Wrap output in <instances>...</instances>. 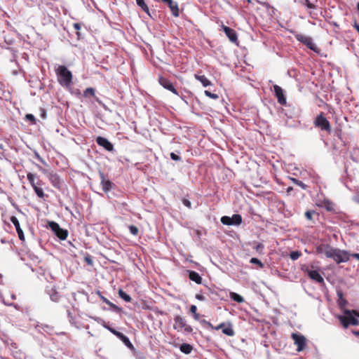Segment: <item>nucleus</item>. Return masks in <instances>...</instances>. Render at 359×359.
<instances>
[{"label": "nucleus", "instance_id": "f257e3e1", "mask_svg": "<svg viewBox=\"0 0 359 359\" xmlns=\"http://www.w3.org/2000/svg\"><path fill=\"white\" fill-rule=\"evenodd\" d=\"M344 315H338L337 318L339 320L341 325L344 328H347L349 325H359V312L356 310L344 309Z\"/></svg>", "mask_w": 359, "mask_h": 359}, {"label": "nucleus", "instance_id": "f03ea898", "mask_svg": "<svg viewBox=\"0 0 359 359\" xmlns=\"http://www.w3.org/2000/svg\"><path fill=\"white\" fill-rule=\"evenodd\" d=\"M57 81L62 86L69 87L72 84V73L65 65H59L55 69Z\"/></svg>", "mask_w": 359, "mask_h": 359}, {"label": "nucleus", "instance_id": "7ed1b4c3", "mask_svg": "<svg viewBox=\"0 0 359 359\" xmlns=\"http://www.w3.org/2000/svg\"><path fill=\"white\" fill-rule=\"evenodd\" d=\"M27 178L36 196L40 198H43L46 194H44L43 189L41 187L43 184L42 181L39 178H37V180L36 181V177L35 175L32 172L27 173Z\"/></svg>", "mask_w": 359, "mask_h": 359}, {"label": "nucleus", "instance_id": "20e7f679", "mask_svg": "<svg viewBox=\"0 0 359 359\" xmlns=\"http://www.w3.org/2000/svg\"><path fill=\"white\" fill-rule=\"evenodd\" d=\"M313 125L316 128H319L322 131H325L330 133L332 126L330 121L325 116L323 112H320L314 119Z\"/></svg>", "mask_w": 359, "mask_h": 359}, {"label": "nucleus", "instance_id": "39448f33", "mask_svg": "<svg viewBox=\"0 0 359 359\" xmlns=\"http://www.w3.org/2000/svg\"><path fill=\"white\" fill-rule=\"evenodd\" d=\"M313 268V266H311V269H310L309 266L304 265L302 266V270L306 273L312 280L318 283H323L324 279L323 276L318 270H313L312 269Z\"/></svg>", "mask_w": 359, "mask_h": 359}, {"label": "nucleus", "instance_id": "423d86ee", "mask_svg": "<svg viewBox=\"0 0 359 359\" xmlns=\"http://www.w3.org/2000/svg\"><path fill=\"white\" fill-rule=\"evenodd\" d=\"M297 41L304 44L308 48L314 51L315 53H319L320 49L316 46V45L313 42L312 39L310 36L298 34L295 36Z\"/></svg>", "mask_w": 359, "mask_h": 359}, {"label": "nucleus", "instance_id": "0eeeda50", "mask_svg": "<svg viewBox=\"0 0 359 359\" xmlns=\"http://www.w3.org/2000/svg\"><path fill=\"white\" fill-rule=\"evenodd\" d=\"M175 324L173 327L175 330L178 331L184 330L186 332H191L193 331L192 327L187 324L185 319L180 316H177L174 318Z\"/></svg>", "mask_w": 359, "mask_h": 359}, {"label": "nucleus", "instance_id": "6e6552de", "mask_svg": "<svg viewBox=\"0 0 359 359\" xmlns=\"http://www.w3.org/2000/svg\"><path fill=\"white\" fill-rule=\"evenodd\" d=\"M48 226L54 233L61 240H65L68 236V231L61 229L60 225L55 222H49Z\"/></svg>", "mask_w": 359, "mask_h": 359}, {"label": "nucleus", "instance_id": "1a4fd4ad", "mask_svg": "<svg viewBox=\"0 0 359 359\" xmlns=\"http://www.w3.org/2000/svg\"><path fill=\"white\" fill-rule=\"evenodd\" d=\"M291 338L294 341V344L297 346V351L298 352L302 351L306 346V339L304 336L298 333H292Z\"/></svg>", "mask_w": 359, "mask_h": 359}, {"label": "nucleus", "instance_id": "9d476101", "mask_svg": "<svg viewBox=\"0 0 359 359\" xmlns=\"http://www.w3.org/2000/svg\"><path fill=\"white\" fill-rule=\"evenodd\" d=\"M352 254H350L348 251L339 249L336 253H334L333 259L337 264L342 262H346L350 259Z\"/></svg>", "mask_w": 359, "mask_h": 359}, {"label": "nucleus", "instance_id": "9b49d317", "mask_svg": "<svg viewBox=\"0 0 359 359\" xmlns=\"http://www.w3.org/2000/svg\"><path fill=\"white\" fill-rule=\"evenodd\" d=\"M159 83L165 89L170 90L176 95H179L178 91L173 86L172 82L163 76L158 77Z\"/></svg>", "mask_w": 359, "mask_h": 359}, {"label": "nucleus", "instance_id": "f8f14e48", "mask_svg": "<svg viewBox=\"0 0 359 359\" xmlns=\"http://www.w3.org/2000/svg\"><path fill=\"white\" fill-rule=\"evenodd\" d=\"M273 89L278 102L281 105H286L287 101L282 88L278 85H274Z\"/></svg>", "mask_w": 359, "mask_h": 359}, {"label": "nucleus", "instance_id": "ddd939ff", "mask_svg": "<svg viewBox=\"0 0 359 359\" xmlns=\"http://www.w3.org/2000/svg\"><path fill=\"white\" fill-rule=\"evenodd\" d=\"M96 142L99 146L104 148L108 151H112L114 150L113 144L107 139L103 137H97L96 138Z\"/></svg>", "mask_w": 359, "mask_h": 359}, {"label": "nucleus", "instance_id": "4468645a", "mask_svg": "<svg viewBox=\"0 0 359 359\" xmlns=\"http://www.w3.org/2000/svg\"><path fill=\"white\" fill-rule=\"evenodd\" d=\"M222 27L224 33L226 34V36L231 42L236 43L238 41V36L234 29L224 25H222Z\"/></svg>", "mask_w": 359, "mask_h": 359}, {"label": "nucleus", "instance_id": "2eb2a0df", "mask_svg": "<svg viewBox=\"0 0 359 359\" xmlns=\"http://www.w3.org/2000/svg\"><path fill=\"white\" fill-rule=\"evenodd\" d=\"M100 177L101 180V186L103 191L107 193L110 191L112 188L113 183L109 180L106 179L103 172H100Z\"/></svg>", "mask_w": 359, "mask_h": 359}, {"label": "nucleus", "instance_id": "dca6fc26", "mask_svg": "<svg viewBox=\"0 0 359 359\" xmlns=\"http://www.w3.org/2000/svg\"><path fill=\"white\" fill-rule=\"evenodd\" d=\"M10 220L15 226L19 238L21 241H24L25 240L24 233L20 227V222H19L18 218L15 216H12V217H11Z\"/></svg>", "mask_w": 359, "mask_h": 359}, {"label": "nucleus", "instance_id": "f3484780", "mask_svg": "<svg viewBox=\"0 0 359 359\" xmlns=\"http://www.w3.org/2000/svg\"><path fill=\"white\" fill-rule=\"evenodd\" d=\"M164 3L168 6L172 14L175 17H178L180 15V10L177 2H175L172 0H165Z\"/></svg>", "mask_w": 359, "mask_h": 359}, {"label": "nucleus", "instance_id": "a211bd4d", "mask_svg": "<svg viewBox=\"0 0 359 359\" xmlns=\"http://www.w3.org/2000/svg\"><path fill=\"white\" fill-rule=\"evenodd\" d=\"M47 292L53 302H57L59 301L60 295L55 287H51L50 288H48Z\"/></svg>", "mask_w": 359, "mask_h": 359}, {"label": "nucleus", "instance_id": "6ab92c4d", "mask_svg": "<svg viewBox=\"0 0 359 359\" xmlns=\"http://www.w3.org/2000/svg\"><path fill=\"white\" fill-rule=\"evenodd\" d=\"M189 278L191 280L194 281L198 284H201L202 282V278L201 276L194 271H189Z\"/></svg>", "mask_w": 359, "mask_h": 359}, {"label": "nucleus", "instance_id": "aec40b11", "mask_svg": "<svg viewBox=\"0 0 359 359\" xmlns=\"http://www.w3.org/2000/svg\"><path fill=\"white\" fill-rule=\"evenodd\" d=\"M48 178H49L50 182L54 187H59L60 184V180L59 176L57 174L50 173L49 175Z\"/></svg>", "mask_w": 359, "mask_h": 359}, {"label": "nucleus", "instance_id": "412c9836", "mask_svg": "<svg viewBox=\"0 0 359 359\" xmlns=\"http://www.w3.org/2000/svg\"><path fill=\"white\" fill-rule=\"evenodd\" d=\"M194 77L196 80L200 81L204 87H207V86L211 85V82L204 75L201 76L198 74H195Z\"/></svg>", "mask_w": 359, "mask_h": 359}, {"label": "nucleus", "instance_id": "4be33fe9", "mask_svg": "<svg viewBox=\"0 0 359 359\" xmlns=\"http://www.w3.org/2000/svg\"><path fill=\"white\" fill-rule=\"evenodd\" d=\"M339 299H338V305L340 309L343 310L345 309L344 308L348 304V302L346 299H345L343 297V293L341 292H339L337 293Z\"/></svg>", "mask_w": 359, "mask_h": 359}, {"label": "nucleus", "instance_id": "5701e85b", "mask_svg": "<svg viewBox=\"0 0 359 359\" xmlns=\"http://www.w3.org/2000/svg\"><path fill=\"white\" fill-rule=\"evenodd\" d=\"M117 337L123 341V343L128 346V348H133V345L130 342L129 338L126 337L125 334L121 333V334H117Z\"/></svg>", "mask_w": 359, "mask_h": 359}, {"label": "nucleus", "instance_id": "b1692460", "mask_svg": "<svg viewBox=\"0 0 359 359\" xmlns=\"http://www.w3.org/2000/svg\"><path fill=\"white\" fill-rule=\"evenodd\" d=\"M338 250H339L338 248H334L332 246H330V245H327V248H326V251H325V255L327 258L333 259L334 253H336V252H337Z\"/></svg>", "mask_w": 359, "mask_h": 359}, {"label": "nucleus", "instance_id": "393cba45", "mask_svg": "<svg viewBox=\"0 0 359 359\" xmlns=\"http://www.w3.org/2000/svg\"><path fill=\"white\" fill-rule=\"evenodd\" d=\"M180 349L182 353L189 354L193 350V346L189 344L184 343L180 346Z\"/></svg>", "mask_w": 359, "mask_h": 359}, {"label": "nucleus", "instance_id": "a878e982", "mask_svg": "<svg viewBox=\"0 0 359 359\" xmlns=\"http://www.w3.org/2000/svg\"><path fill=\"white\" fill-rule=\"evenodd\" d=\"M318 0H304L302 4L309 9L316 8Z\"/></svg>", "mask_w": 359, "mask_h": 359}, {"label": "nucleus", "instance_id": "bb28decb", "mask_svg": "<svg viewBox=\"0 0 359 359\" xmlns=\"http://www.w3.org/2000/svg\"><path fill=\"white\" fill-rule=\"evenodd\" d=\"M229 297L232 300H233L238 303H243L244 302L243 297L236 292H230Z\"/></svg>", "mask_w": 359, "mask_h": 359}, {"label": "nucleus", "instance_id": "cd10ccee", "mask_svg": "<svg viewBox=\"0 0 359 359\" xmlns=\"http://www.w3.org/2000/svg\"><path fill=\"white\" fill-rule=\"evenodd\" d=\"M222 333L229 337H232L235 334V332L230 323L223 328Z\"/></svg>", "mask_w": 359, "mask_h": 359}, {"label": "nucleus", "instance_id": "c85d7f7f", "mask_svg": "<svg viewBox=\"0 0 359 359\" xmlns=\"http://www.w3.org/2000/svg\"><path fill=\"white\" fill-rule=\"evenodd\" d=\"M136 3L145 13L150 15L149 8L144 0H136Z\"/></svg>", "mask_w": 359, "mask_h": 359}, {"label": "nucleus", "instance_id": "c756f323", "mask_svg": "<svg viewBox=\"0 0 359 359\" xmlns=\"http://www.w3.org/2000/svg\"><path fill=\"white\" fill-rule=\"evenodd\" d=\"M119 297L123 299L126 302H130L132 299L127 293H126L123 290L119 289L118 290Z\"/></svg>", "mask_w": 359, "mask_h": 359}, {"label": "nucleus", "instance_id": "7c9ffc66", "mask_svg": "<svg viewBox=\"0 0 359 359\" xmlns=\"http://www.w3.org/2000/svg\"><path fill=\"white\" fill-rule=\"evenodd\" d=\"M203 323L204 324H205L208 327H210L211 329H215V330H219V329L223 330V328L226 327V324L224 323H222L216 327L213 326L210 322H208L205 320H203Z\"/></svg>", "mask_w": 359, "mask_h": 359}, {"label": "nucleus", "instance_id": "2f4dec72", "mask_svg": "<svg viewBox=\"0 0 359 359\" xmlns=\"http://www.w3.org/2000/svg\"><path fill=\"white\" fill-rule=\"evenodd\" d=\"M323 206L327 210V211H332L334 209V204L332 201H330L328 199H325L323 201Z\"/></svg>", "mask_w": 359, "mask_h": 359}, {"label": "nucleus", "instance_id": "473e14b6", "mask_svg": "<svg viewBox=\"0 0 359 359\" xmlns=\"http://www.w3.org/2000/svg\"><path fill=\"white\" fill-rule=\"evenodd\" d=\"M83 96L88 97L89 96L95 97V90L93 88H87L83 92Z\"/></svg>", "mask_w": 359, "mask_h": 359}, {"label": "nucleus", "instance_id": "72a5a7b5", "mask_svg": "<svg viewBox=\"0 0 359 359\" xmlns=\"http://www.w3.org/2000/svg\"><path fill=\"white\" fill-rule=\"evenodd\" d=\"M233 225H239L242 222V217L238 214H235L231 217Z\"/></svg>", "mask_w": 359, "mask_h": 359}, {"label": "nucleus", "instance_id": "f704fd0d", "mask_svg": "<svg viewBox=\"0 0 359 359\" xmlns=\"http://www.w3.org/2000/svg\"><path fill=\"white\" fill-rule=\"evenodd\" d=\"M328 244H321L316 248V252L318 254H325L326 248H327Z\"/></svg>", "mask_w": 359, "mask_h": 359}, {"label": "nucleus", "instance_id": "c9c22d12", "mask_svg": "<svg viewBox=\"0 0 359 359\" xmlns=\"http://www.w3.org/2000/svg\"><path fill=\"white\" fill-rule=\"evenodd\" d=\"M221 222L224 225H233L231 217L228 216L222 217Z\"/></svg>", "mask_w": 359, "mask_h": 359}, {"label": "nucleus", "instance_id": "e433bc0d", "mask_svg": "<svg viewBox=\"0 0 359 359\" xmlns=\"http://www.w3.org/2000/svg\"><path fill=\"white\" fill-rule=\"evenodd\" d=\"M302 256V252L299 251H292L290 254V257L292 260H297Z\"/></svg>", "mask_w": 359, "mask_h": 359}, {"label": "nucleus", "instance_id": "4c0bfd02", "mask_svg": "<svg viewBox=\"0 0 359 359\" xmlns=\"http://www.w3.org/2000/svg\"><path fill=\"white\" fill-rule=\"evenodd\" d=\"M190 312L194 315L195 320L199 319V315L197 313V307L195 305H191L190 307Z\"/></svg>", "mask_w": 359, "mask_h": 359}, {"label": "nucleus", "instance_id": "58836bf2", "mask_svg": "<svg viewBox=\"0 0 359 359\" xmlns=\"http://www.w3.org/2000/svg\"><path fill=\"white\" fill-rule=\"evenodd\" d=\"M250 262L251 264H257L261 269H262L264 267L263 263L257 258H255V257L251 258V259L250 260Z\"/></svg>", "mask_w": 359, "mask_h": 359}, {"label": "nucleus", "instance_id": "ea45409f", "mask_svg": "<svg viewBox=\"0 0 359 359\" xmlns=\"http://www.w3.org/2000/svg\"><path fill=\"white\" fill-rule=\"evenodd\" d=\"M128 228H129V230H130V232L131 234H133L134 236H137L138 234L139 229L136 226L130 225Z\"/></svg>", "mask_w": 359, "mask_h": 359}, {"label": "nucleus", "instance_id": "a19ab883", "mask_svg": "<svg viewBox=\"0 0 359 359\" xmlns=\"http://www.w3.org/2000/svg\"><path fill=\"white\" fill-rule=\"evenodd\" d=\"M205 95L210 97V98H212V99H214V100H217L219 98V96L217 94H215V93H212L208 90H205Z\"/></svg>", "mask_w": 359, "mask_h": 359}, {"label": "nucleus", "instance_id": "79ce46f5", "mask_svg": "<svg viewBox=\"0 0 359 359\" xmlns=\"http://www.w3.org/2000/svg\"><path fill=\"white\" fill-rule=\"evenodd\" d=\"M25 119L30 121L32 124H36V118L32 114H27L25 116Z\"/></svg>", "mask_w": 359, "mask_h": 359}, {"label": "nucleus", "instance_id": "37998d69", "mask_svg": "<svg viewBox=\"0 0 359 359\" xmlns=\"http://www.w3.org/2000/svg\"><path fill=\"white\" fill-rule=\"evenodd\" d=\"M316 212L314 210H307L306 212H305V217L307 219L309 220H311L312 219V217H313V215Z\"/></svg>", "mask_w": 359, "mask_h": 359}, {"label": "nucleus", "instance_id": "c03bdc74", "mask_svg": "<svg viewBox=\"0 0 359 359\" xmlns=\"http://www.w3.org/2000/svg\"><path fill=\"white\" fill-rule=\"evenodd\" d=\"M182 203L186 206L188 208H191V202L187 199V198H183L182 199Z\"/></svg>", "mask_w": 359, "mask_h": 359}, {"label": "nucleus", "instance_id": "a18cd8bd", "mask_svg": "<svg viewBox=\"0 0 359 359\" xmlns=\"http://www.w3.org/2000/svg\"><path fill=\"white\" fill-rule=\"evenodd\" d=\"M170 158L173 161H176L181 160V158L178 155H177L176 154H175L173 152L170 153Z\"/></svg>", "mask_w": 359, "mask_h": 359}, {"label": "nucleus", "instance_id": "49530a36", "mask_svg": "<svg viewBox=\"0 0 359 359\" xmlns=\"http://www.w3.org/2000/svg\"><path fill=\"white\" fill-rule=\"evenodd\" d=\"M111 333H113L115 336L117 337V334H121V332L116 331L114 328H111L109 326L106 327Z\"/></svg>", "mask_w": 359, "mask_h": 359}, {"label": "nucleus", "instance_id": "de8ad7c7", "mask_svg": "<svg viewBox=\"0 0 359 359\" xmlns=\"http://www.w3.org/2000/svg\"><path fill=\"white\" fill-rule=\"evenodd\" d=\"M84 260L85 262L88 264V265H93V260L90 257V256H86L84 257Z\"/></svg>", "mask_w": 359, "mask_h": 359}, {"label": "nucleus", "instance_id": "09e8293b", "mask_svg": "<svg viewBox=\"0 0 359 359\" xmlns=\"http://www.w3.org/2000/svg\"><path fill=\"white\" fill-rule=\"evenodd\" d=\"M97 294L103 302H104L105 304H109V300L108 299H107L106 297H104V296H102L100 292L98 291Z\"/></svg>", "mask_w": 359, "mask_h": 359}, {"label": "nucleus", "instance_id": "8fccbe9b", "mask_svg": "<svg viewBox=\"0 0 359 359\" xmlns=\"http://www.w3.org/2000/svg\"><path fill=\"white\" fill-rule=\"evenodd\" d=\"M297 185L303 189H306L308 187V186L306 184H305L303 182H302L300 180L298 182Z\"/></svg>", "mask_w": 359, "mask_h": 359}, {"label": "nucleus", "instance_id": "3c124183", "mask_svg": "<svg viewBox=\"0 0 359 359\" xmlns=\"http://www.w3.org/2000/svg\"><path fill=\"white\" fill-rule=\"evenodd\" d=\"M255 249L257 251V252H259V251H262L263 249H264V245L262 244V243H259L258 245H256V247L255 248Z\"/></svg>", "mask_w": 359, "mask_h": 359}, {"label": "nucleus", "instance_id": "603ef678", "mask_svg": "<svg viewBox=\"0 0 359 359\" xmlns=\"http://www.w3.org/2000/svg\"><path fill=\"white\" fill-rule=\"evenodd\" d=\"M196 298L197 299H198V300H201V301H204L205 300V297L203 294H196Z\"/></svg>", "mask_w": 359, "mask_h": 359}, {"label": "nucleus", "instance_id": "864d4df0", "mask_svg": "<svg viewBox=\"0 0 359 359\" xmlns=\"http://www.w3.org/2000/svg\"><path fill=\"white\" fill-rule=\"evenodd\" d=\"M73 27L77 31H79L81 29V25L79 23H74L73 25Z\"/></svg>", "mask_w": 359, "mask_h": 359}, {"label": "nucleus", "instance_id": "5fc2aeb1", "mask_svg": "<svg viewBox=\"0 0 359 359\" xmlns=\"http://www.w3.org/2000/svg\"><path fill=\"white\" fill-rule=\"evenodd\" d=\"M107 304L109 305L113 309H118V306L116 305H115L114 304H113L112 302H111L110 301H109V304Z\"/></svg>", "mask_w": 359, "mask_h": 359}, {"label": "nucleus", "instance_id": "6e6d98bb", "mask_svg": "<svg viewBox=\"0 0 359 359\" xmlns=\"http://www.w3.org/2000/svg\"><path fill=\"white\" fill-rule=\"evenodd\" d=\"M353 201L359 204V192L356 194V196H355L354 198H353Z\"/></svg>", "mask_w": 359, "mask_h": 359}, {"label": "nucleus", "instance_id": "4d7b16f0", "mask_svg": "<svg viewBox=\"0 0 359 359\" xmlns=\"http://www.w3.org/2000/svg\"><path fill=\"white\" fill-rule=\"evenodd\" d=\"M41 117L43 118H46V112L45 109H41Z\"/></svg>", "mask_w": 359, "mask_h": 359}, {"label": "nucleus", "instance_id": "13d9d810", "mask_svg": "<svg viewBox=\"0 0 359 359\" xmlns=\"http://www.w3.org/2000/svg\"><path fill=\"white\" fill-rule=\"evenodd\" d=\"M351 257L357 259L358 260H359V253H353L351 255Z\"/></svg>", "mask_w": 359, "mask_h": 359}, {"label": "nucleus", "instance_id": "bf43d9fd", "mask_svg": "<svg viewBox=\"0 0 359 359\" xmlns=\"http://www.w3.org/2000/svg\"><path fill=\"white\" fill-rule=\"evenodd\" d=\"M290 180L295 184H297L298 182L299 181V180L294 177H291Z\"/></svg>", "mask_w": 359, "mask_h": 359}, {"label": "nucleus", "instance_id": "052dcab7", "mask_svg": "<svg viewBox=\"0 0 359 359\" xmlns=\"http://www.w3.org/2000/svg\"><path fill=\"white\" fill-rule=\"evenodd\" d=\"M293 190V188L292 187H289L287 188V193L290 194Z\"/></svg>", "mask_w": 359, "mask_h": 359}, {"label": "nucleus", "instance_id": "680f3d73", "mask_svg": "<svg viewBox=\"0 0 359 359\" xmlns=\"http://www.w3.org/2000/svg\"><path fill=\"white\" fill-rule=\"evenodd\" d=\"M354 28L359 33V25H358L357 23H355V25H353Z\"/></svg>", "mask_w": 359, "mask_h": 359}, {"label": "nucleus", "instance_id": "e2e57ef3", "mask_svg": "<svg viewBox=\"0 0 359 359\" xmlns=\"http://www.w3.org/2000/svg\"><path fill=\"white\" fill-rule=\"evenodd\" d=\"M353 333L357 336V337H359V330L358 331H353Z\"/></svg>", "mask_w": 359, "mask_h": 359}, {"label": "nucleus", "instance_id": "0e129e2a", "mask_svg": "<svg viewBox=\"0 0 359 359\" xmlns=\"http://www.w3.org/2000/svg\"><path fill=\"white\" fill-rule=\"evenodd\" d=\"M36 156L42 163H44L43 160L38 154L36 155Z\"/></svg>", "mask_w": 359, "mask_h": 359}, {"label": "nucleus", "instance_id": "69168bd1", "mask_svg": "<svg viewBox=\"0 0 359 359\" xmlns=\"http://www.w3.org/2000/svg\"><path fill=\"white\" fill-rule=\"evenodd\" d=\"M357 9L359 11V2L357 4Z\"/></svg>", "mask_w": 359, "mask_h": 359}, {"label": "nucleus", "instance_id": "338daca9", "mask_svg": "<svg viewBox=\"0 0 359 359\" xmlns=\"http://www.w3.org/2000/svg\"><path fill=\"white\" fill-rule=\"evenodd\" d=\"M37 167L39 168V170H42V167L41 166L37 165Z\"/></svg>", "mask_w": 359, "mask_h": 359}, {"label": "nucleus", "instance_id": "774afa93", "mask_svg": "<svg viewBox=\"0 0 359 359\" xmlns=\"http://www.w3.org/2000/svg\"><path fill=\"white\" fill-rule=\"evenodd\" d=\"M163 3L165 1V0H161Z\"/></svg>", "mask_w": 359, "mask_h": 359}]
</instances>
